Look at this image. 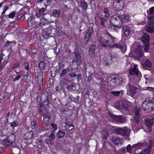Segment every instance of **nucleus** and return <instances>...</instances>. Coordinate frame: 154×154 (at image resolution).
Returning <instances> with one entry per match:
<instances>
[{
	"mask_svg": "<svg viewBox=\"0 0 154 154\" xmlns=\"http://www.w3.org/2000/svg\"><path fill=\"white\" fill-rule=\"evenodd\" d=\"M150 151L149 149H145L143 151H142L139 153H135V154H149Z\"/></svg>",
	"mask_w": 154,
	"mask_h": 154,
	"instance_id": "864d4df0",
	"label": "nucleus"
},
{
	"mask_svg": "<svg viewBox=\"0 0 154 154\" xmlns=\"http://www.w3.org/2000/svg\"><path fill=\"white\" fill-rule=\"evenodd\" d=\"M122 32L124 35L126 37L128 36L131 31L130 28L127 26H122Z\"/></svg>",
	"mask_w": 154,
	"mask_h": 154,
	"instance_id": "b1692460",
	"label": "nucleus"
},
{
	"mask_svg": "<svg viewBox=\"0 0 154 154\" xmlns=\"http://www.w3.org/2000/svg\"><path fill=\"white\" fill-rule=\"evenodd\" d=\"M110 93L114 97H118L119 96L120 94L122 95L123 94V91H110Z\"/></svg>",
	"mask_w": 154,
	"mask_h": 154,
	"instance_id": "ea45409f",
	"label": "nucleus"
},
{
	"mask_svg": "<svg viewBox=\"0 0 154 154\" xmlns=\"http://www.w3.org/2000/svg\"><path fill=\"white\" fill-rule=\"evenodd\" d=\"M20 62L14 63L12 67V69H16L19 67L20 66Z\"/></svg>",
	"mask_w": 154,
	"mask_h": 154,
	"instance_id": "4d7b16f0",
	"label": "nucleus"
},
{
	"mask_svg": "<svg viewBox=\"0 0 154 154\" xmlns=\"http://www.w3.org/2000/svg\"><path fill=\"white\" fill-rule=\"evenodd\" d=\"M54 133V131L53 130L49 135L48 138L45 139V141L47 144H51L52 142L54 140L55 138V135Z\"/></svg>",
	"mask_w": 154,
	"mask_h": 154,
	"instance_id": "4be33fe9",
	"label": "nucleus"
},
{
	"mask_svg": "<svg viewBox=\"0 0 154 154\" xmlns=\"http://www.w3.org/2000/svg\"><path fill=\"white\" fill-rule=\"evenodd\" d=\"M51 34L49 30L48 29L47 27L44 29L42 35V37L43 38L47 39L50 37H51Z\"/></svg>",
	"mask_w": 154,
	"mask_h": 154,
	"instance_id": "bb28decb",
	"label": "nucleus"
},
{
	"mask_svg": "<svg viewBox=\"0 0 154 154\" xmlns=\"http://www.w3.org/2000/svg\"><path fill=\"white\" fill-rule=\"evenodd\" d=\"M2 144L3 145L6 146H9L12 144L10 142L7 138L6 139H5L3 140Z\"/></svg>",
	"mask_w": 154,
	"mask_h": 154,
	"instance_id": "c03bdc74",
	"label": "nucleus"
},
{
	"mask_svg": "<svg viewBox=\"0 0 154 154\" xmlns=\"http://www.w3.org/2000/svg\"><path fill=\"white\" fill-rule=\"evenodd\" d=\"M24 8H21L17 13V18L18 19H20L23 17L26 14V12L24 11Z\"/></svg>",
	"mask_w": 154,
	"mask_h": 154,
	"instance_id": "7c9ffc66",
	"label": "nucleus"
},
{
	"mask_svg": "<svg viewBox=\"0 0 154 154\" xmlns=\"http://www.w3.org/2000/svg\"><path fill=\"white\" fill-rule=\"evenodd\" d=\"M120 16V14L118 13L115 14L111 17L109 21L113 24V23L117 25L122 24V26H123V24L121 20Z\"/></svg>",
	"mask_w": 154,
	"mask_h": 154,
	"instance_id": "ddd939ff",
	"label": "nucleus"
},
{
	"mask_svg": "<svg viewBox=\"0 0 154 154\" xmlns=\"http://www.w3.org/2000/svg\"><path fill=\"white\" fill-rule=\"evenodd\" d=\"M128 72L130 75L137 76V79H136V81H134V82L137 83L140 81L142 75L141 72L139 70L137 65L135 64L133 67H131Z\"/></svg>",
	"mask_w": 154,
	"mask_h": 154,
	"instance_id": "20e7f679",
	"label": "nucleus"
},
{
	"mask_svg": "<svg viewBox=\"0 0 154 154\" xmlns=\"http://www.w3.org/2000/svg\"><path fill=\"white\" fill-rule=\"evenodd\" d=\"M21 77V75H17L15 78L14 79H13V82H14L16 81H18L19 80Z\"/></svg>",
	"mask_w": 154,
	"mask_h": 154,
	"instance_id": "338daca9",
	"label": "nucleus"
},
{
	"mask_svg": "<svg viewBox=\"0 0 154 154\" xmlns=\"http://www.w3.org/2000/svg\"><path fill=\"white\" fill-rule=\"evenodd\" d=\"M27 74L23 76L22 77V80L26 82H29L30 80L31 76L29 72H27Z\"/></svg>",
	"mask_w": 154,
	"mask_h": 154,
	"instance_id": "f704fd0d",
	"label": "nucleus"
},
{
	"mask_svg": "<svg viewBox=\"0 0 154 154\" xmlns=\"http://www.w3.org/2000/svg\"><path fill=\"white\" fill-rule=\"evenodd\" d=\"M112 6L115 11H119L123 9L124 4L121 0H114Z\"/></svg>",
	"mask_w": 154,
	"mask_h": 154,
	"instance_id": "f8f14e48",
	"label": "nucleus"
},
{
	"mask_svg": "<svg viewBox=\"0 0 154 154\" xmlns=\"http://www.w3.org/2000/svg\"><path fill=\"white\" fill-rule=\"evenodd\" d=\"M46 64L45 62L43 61H42L39 63L38 66L41 70H43L45 69Z\"/></svg>",
	"mask_w": 154,
	"mask_h": 154,
	"instance_id": "3c124183",
	"label": "nucleus"
},
{
	"mask_svg": "<svg viewBox=\"0 0 154 154\" xmlns=\"http://www.w3.org/2000/svg\"><path fill=\"white\" fill-rule=\"evenodd\" d=\"M109 116L112 118L116 123L121 124L126 122V117L123 115H116L112 113L109 112Z\"/></svg>",
	"mask_w": 154,
	"mask_h": 154,
	"instance_id": "39448f33",
	"label": "nucleus"
},
{
	"mask_svg": "<svg viewBox=\"0 0 154 154\" xmlns=\"http://www.w3.org/2000/svg\"><path fill=\"white\" fill-rule=\"evenodd\" d=\"M24 68L27 70H29V65L27 62H25L23 63Z\"/></svg>",
	"mask_w": 154,
	"mask_h": 154,
	"instance_id": "0e129e2a",
	"label": "nucleus"
},
{
	"mask_svg": "<svg viewBox=\"0 0 154 154\" xmlns=\"http://www.w3.org/2000/svg\"><path fill=\"white\" fill-rule=\"evenodd\" d=\"M74 60L73 61V64H75V66H73L75 68L77 67L79 63L80 62L81 60V54L79 52H76L75 54Z\"/></svg>",
	"mask_w": 154,
	"mask_h": 154,
	"instance_id": "a211bd4d",
	"label": "nucleus"
},
{
	"mask_svg": "<svg viewBox=\"0 0 154 154\" xmlns=\"http://www.w3.org/2000/svg\"><path fill=\"white\" fill-rule=\"evenodd\" d=\"M30 127L32 128V130L33 131H35V130L37 128L38 126L36 124L35 121L33 120L31 123Z\"/></svg>",
	"mask_w": 154,
	"mask_h": 154,
	"instance_id": "37998d69",
	"label": "nucleus"
},
{
	"mask_svg": "<svg viewBox=\"0 0 154 154\" xmlns=\"http://www.w3.org/2000/svg\"><path fill=\"white\" fill-rule=\"evenodd\" d=\"M148 19L149 20V24H152L154 23V15L148 17Z\"/></svg>",
	"mask_w": 154,
	"mask_h": 154,
	"instance_id": "bf43d9fd",
	"label": "nucleus"
},
{
	"mask_svg": "<svg viewBox=\"0 0 154 154\" xmlns=\"http://www.w3.org/2000/svg\"><path fill=\"white\" fill-rule=\"evenodd\" d=\"M120 24L119 25L113 24L109 21V25L108 27V29L110 31H117L116 29H120L122 28V25Z\"/></svg>",
	"mask_w": 154,
	"mask_h": 154,
	"instance_id": "aec40b11",
	"label": "nucleus"
},
{
	"mask_svg": "<svg viewBox=\"0 0 154 154\" xmlns=\"http://www.w3.org/2000/svg\"><path fill=\"white\" fill-rule=\"evenodd\" d=\"M143 110L147 112H150L154 110V98L149 96L146 98L142 105Z\"/></svg>",
	"mask_w": 154,
	"mask_h": 154,
	"instance_id": "f03ea898",
	"label": "nucleus"
},
{
	"mask_svg": "<svg viewBox=\"0 0 154 154\" xmlns=\"http://www.w3.org/2000/svg\"><path fill=\"white\" fill-rule=\"evenodd\" d=\"M104 13L105 14L103 16L102 15L99 16L100 21V23L104 27H105V23L110 16V14L109 12V9L107 7H105L104 9Z\"/></svg>",
	"mask_w": 154,
	"mask_h": 154,
	"instance_id": "9b49d317",
	"label": "nucleus"
},
{
	"mask_svg": "<svg viewBox=\"0 0 154 154\" xmlns=\"http://www.w3.org/2000/svg\"><path fill=\"white\" fill-rule=\"evenodd\" d=\"M144 123L149 131L151 132L152 131V127L153 124H154V117L150 116H147L144 117Z\"/></svg>",
	"mask_w": 154,
	"mask_h": 154,
	"instance_id": "423d86ee",
	"label": "nucleus"
},
{
	"mask_svg": "<svg viewBox=\"0 0 154 154\" xmlns=\"http://www.w3.org/2000/svg\"><path fill=\"white\" fill-rule=\"evenodd\" d=\"M10 124L11 126L13 127H16L19 125L18 122L16 121H14Z\"/></svg>",
	"mask_w": 154,
	"mask_h": 154,
	"instance_id": "13d9d810",
	"label": "nucleus"
},
{
	"mask_svg": "<svg viewBox=\"0 0 154 154\" xmlns=\"http://www.w3.org/2000/svg\"><path fill=\"white\" fill-rule=\"evenodd\" d=\"M146 30L148 32L153 33L154 32V23L152 24L149 25L146 28Z\"/></svg>",
	"mask_w": 154,
	"mask_h": 154,
	"instance_id": "72a5a7b5",
	"label": "nucleus"
},
{
	"mask_svg": "<svg viewBox=\"0 0 154 154\" xmlns=\"http://www.w3.org/2000/svg\"><path fill=\"white\" fill-rule=\"evenodd\" d=\"M105 34L106 36L108 35L112 39V42H113V41L115 39V37L111 35L108 31H106V32H105Z\"/></svg>",
	"mask_w": 154,
	"mask_h": 154,
	"instance_id": "e2e57ef3",
	"label": "nucleus"
},
{
	"mask_svg": "<svg viewBox=\"0 0 154 154\" xmlns=\"http://www.w3.org/2000/svg\"><path fill=\"white\" fill-rule=\"evenodd\" d=\"M45 106L42 105H39V109L38 110L39 112H41L43 114H46L47 113H49L48 110L44 106Z\"/></svg>",
	"mask_w": 154,
	"mask_h": 154,
	"instance_id": "e433bc0d",
	"label": "nucleus"
},
{
	"mask_svg": "<svg viewBox=\"0 0 154 154\" xmlns=\"http://www.w3.org/2000/svg\"><path fill=\"white\" fill-rule=\"evenodd\" d=\"M132 149V150H134V149H132V147L130 144H128L126 149V151L128 153L131 152V149Z\"/></svg>",
	"mask_w": 154,
	"mask_h": 154,
	"instance_id": "680f3d73",
	"label": "nucleus"
},
{
	"mask_svg": "<svg viewBox=\"0 0 154 154\" xmlns=\"http://www.w3.org/2000/svg\"><path fill=\"white\" fill-rule=\"evenodd\" d=\"M111 48H118L120 50H122L123 48V46L120 45L119 43H115L113 45L110 46Z\"/></svg>",
	"mask_w": 154,
	"mask_h": 154,
	"instance_id": "a19ab883",
	"label": "nucleus"
},
{
	"mask_svg": "<svg viewBox=\"0 0 154 154\" xmlns=\"http://www.w3.org/2000/svg\"><path fill=\"white\" fill-rule=\"evenodd\" d=\"M43 73L42 72L38 73L37 75L35 77V79L38 85V88L37 89V92L38 93H39L41 90L42 88L43 85Z\"/></svg>",
	"mask_w": 154,
	"mask_h": 154,
	"instance_id": "1a4fd4ad",
	"label": "nucleus"
},
{
	"mask_svg": "<svg viewBox=\"0 0 154 154\" xmlns=\"http://www.w3.org/2000/svg\"><path fill=\"white\" fill-rule=\"evenodd\" d=\"M113 142L115 145H118L120 144H122V139L120 138L114 137L112 139Z\"/></svg>",
	"mask_w": 154,
	"mask_h": 154,
	"instance_id": "58836bf2",
	"label": "nucleus"
},
{
	"mask_svg": "<svg viewBox=\"0 0 154 154\" xmlns=\"http://www.w3.org/2000/svg\"><path fill=\"white\" fill-rule=\"evenodd\" d=\"M80 7L82 8V10L86 11L88 7V5L86 1L84 0H80L79 1Z\"/></svg>",
	"mask_w": 154,
	"mask_h": 154,
	"instance_id": "a878e982",
	"label": "nucleus"
},
{
	"mask_svg": "<svg viewBox=\"0 0 154 154\" xmlns=\"http://www.w3.org/2000/svg\"><path fill=\"white\" fill-rule=\"evenodd\" d=\"M99 45L104 48L108 47L110 46L109 41L106 40L102 36L100 37L97 39Z\"/></svg>",
	"mask_w": 154,
	"mask_h": 154,
	"instance_id": "dca6fc26",
	"label": "nucleus"
},
{
	"mask_svg": "<svg viewBox=\"0 0 154 154\" xmlns=\"http://www.w3.org/2000/svg\"><path fill=\"white\" fill-rule=\"evenodd\" d=\"M118 130H117L118 132V134L125 137L126 139H127L130 136L131 130L127 127L119 128Z\"/></svg>",
	"mask_w": 154,
	"mask_h": 154,
	"instance_id": "6e6552de",
	"label": "nucleus"
},
{
	"mask_svg": "<svg viewBox=\"0 0 154 154\" xmlns=\"http://www.w3.org/2000/svg\"><path fill=\"white\" fill-rule=\"evenodd\" d=\"M36 17L34 16H31L27 19V23L28 25L30 26H37V23H38V21L36 20Z\"/></svg>",
	"mask_w": 154,
	"mask_h": 154,
	"instance_id": "2eb2a0df",
	"label": "nucleus"
},
{
	"mask_svg": "<svg viewBox=\"0 0 154 154\" xmlns=\"http://www.w3.org/2000/svg\"><path fill=\"white\" fill-rule=\"evenodd\" d=\"M34 134L32 131H29L25 134L24 138L26 140H29L32 138Z\"/></svg>",
	"mask_w": 154,
	"mask_h": 154,
	"instance_id": "cd10ccee",
	"label": "nucleus"
},
{
	"mask_svg": "<svg viewBox=\"0 0 154 154\" xmlns=\"http://www.w3.org/2000/svg\"><path fill=\"white\" fill-rule=\"evenodd\" d=\"M146 143H139L133 145L132 149H134V150L136 151L138 149H143V148L146 146Z\"/></svg>",
	"mask_w": 154,
	"mask_h": 154,
	"instance_id": "412c9836",
	"label": "nucleus"
},
{
	"mask_svg": "<svg viewBox=\"0 0 154 154\" xmlns=\"http://www.w3.org/2000/svg\"><path fill=\"white\" fill-rule=\"evenodd\" d=\"M7 138L12 144L15 141V136L14 134H11L10 135L7 136Z\"/></svg>",
	"mask_w": 154,
	"mask_h": 154,
	"instance_id": "4c0bfd02",
	"label": "nucleus"
},
{
	"mask_svg": "<svg viewBox=\"0 0 154 154\" xmlns=\"http://www.w3.org/2000/svg\"><path fill=\"white\" fill-rule=\"evenodd\" d=\"M48 29L49 30L51 34V37H53L56 34V30L54 28H53L52 26H50L48 27Z\"/></svg>",
	"mask_w": 154,
	"mask_h": 154,
	"instance_id": "c9c22d12",
	"label": "nucleus"
},
{
	"mask_svg": "<svg viewBox=\"0 0 154 154\" xmlns=\"http://www.w3.org/2000/svg\"><path fill=\"white\" fill-rule=\"evenodd\" d=\"M52 98V94L51 93H46L43 94L42 96L41 100L43 102L39 103V105H42L47 106L50 103L51 99Z\"/></svg>",
	"mask_w": 154,
	"mask_h": 154,
	"instance_id": "0eeeda50",
	"label": "nucleus"
},
{
	"mask_svg": "<svg viewBox=\"0 0 154 154\" xmlns=\"http://www.w3.org/2000/svg\"><path fill=\"white\" fill-rule=\"evenodd\" d=\"M17 11H14L8 15V17L9 18H12L14 17L15 15L16 14Z\"/></svg>",
	"mask_w": 154,
	"mask_h": 154,
	"instance_id": "5fc2aeb1",
	"label": "nucleus"
},
{
	"mask_svg": "<svg viewBox=\"0 0 154 154\" xmlns=\"http://www.w3.org/2000/svg\"><path fill=\"white\" fill-rule=\"evenodd\" d=\"M46 11V8H41L36 13L35 15L38 18L44 15V12Z\"/></svg>",
	"mask_w": 154,
	"mask_h": 154,
	"instance_id": "c756f323",
	"label": "nucleus"
},
{
	"mask_svg": "<svg viewBox=\"0 0 154 154\" xmlns=\"http://www.w3.org/2000/svg\"><path fill=\"white\" fill-rule=\"evenodd\" d=\"M149 35L146 34H144L142 38L144 51L146 52L149 49Z\"/></svg>",
	"mask_w": 154,
	"mask_h": 154,
	"instance_id": "9d476101",
	"label": "nucleus"
},
{
	"mask_svg": "<svg viewBox=\"0 0 154 154\" xmlns=\"http://www.w3.org/2000/svg\"><path fill=\"white\" fill-rule=\"evenodd\" d=\"M143 66L146 69L148 70L147 68H151L152 66V64L151 62L149 60L147 59L146 60L144 63H143Z\"/></svg>",
	"mask_w": 154,
	"mask_h": 154,
	"instance_id": "2f4dec72",
	"label": "nucleus"
},
{
	"mask_svg": "<svg viewBox=\"0 0 154 154\" xmlns=\"http://www.w3.org/2000/svg\"><path fill=\"white\" fill-rule=\"evenodd\" d=\"M120 20L121 22L123 23H127L130 21V16L128 14L123 13L122 14H120Z\"/></svg>",
	"mask_w": 154,
	"mask_h": 154,
	"instance_id": "6ab92c4d",
	"label": "nucleus"
},
{
	"mask_svg": "<svg viewBox=\"0 0 154 154\" xmlns=\"http://www.w3.org/2000/svg\"><path fill=\"white\" fill-rule=\"evenodd\" d=\"M135 52L136 53V57L137 59H139L144 55L142 48L141 46L139 45H137Z\"/></svg>",
	"mask_w": 154,
	"mask_h": 154,
	"instance_id": "f3484780",
	"label": "nucleus"
},
{
	"mask_svg": "<svg viewBox=\"0 0 154 154\" xmlns=\"http://www.w3.org/2000/svg\"><path fill=\"white\" fill-rule=\"evenodd\" d=\"M65 135V133L64 132L60 130L57 133V136L58 138H60L63 137Z\"/></svg>",
	"mask_w": 154,
	"mask_h": 154,
	"instance_id": "8fccbe9b",
	"label": "nucleus"
},
{
	"mask_svg": "<svg viewBox=\"0 0 154 154\" xmlns=\"http://www.w3.org/2000/svg\"><path fill=\"white\" fill-rule=\"evenodd\" d=\"M89 54L91 57L94 58L95 51V46L94 45H90L89 49Z\"/></svg>",
	"mask_w": 154,
	"mask_h": 154,
	"instance_id": "393cba45",
	"label": "nucleus"
},
{
	"mask_svg": "<svg viewBox=\"0 0 154 154\" xmlns=\"http://www.w3.org/2000/svg\"><path fill=\"white\" fill-rule=\"evenodd\" d=\"M93 32V28H90L88 30V32L85 34H87L88 35H89V36L91 37V36Z\"/></svg>",
	"mask_w": 154,
	"mask_h": 154,
	"instance_id": "052dcab7",
	"label": "nucleus"
},
{
	"mask_svg": "<svg viewBox=\"0 0 154 154\" xmlns=\"http://www.w3.org/2000/svg\"><path fill=\"white\" fill-rule=\"evenodd\" d=\"M122 78L118 75H110L107 79L108 85L111 87L119 85L122 83Z\"/></svg>",
	"mask_w": 154,
	"mask_h": 154,
	"instance_id": "7ed1b4c3",
	"label": "nucleus"
},
{
	"mask_svg": "<svg viewBox=\"0 0 154 154\" xmlns=\"http://www.w3.org/2000/svg\"><path fill=\"white\" fill-rule=\"evenodd\" d=\"M43 122L46 126L48 125V122L51 119V117L50 113H47L46 114H43Z\"/></svg>",
	"mask_w": 154,
	"mask_h": 154,
	"instance_id": "5701e85b",
	"label": "nucleus"
},
{
	"mask_svg": "<svg viewBox=\"0 0 154 154\" xmlns=\"http://www.w3.org/2000/svg\"><path fill=\"white\" fill-rule=\"evenodd\" d=\"M119 127L116 128L115 127H113V126H111L110 127V129L111 130L110 131L111 133H115L118 134V131L117 130L119 129Z\"/></svg>",
	"mask_w": 154,
	"mask_h": 154,
	"instance_id": "49530a36",
	"label": "nucleus"
},
{
	"mask_svg": "<svg viewBox=\"0 0 154 154\" xmlns=\"http://www.w3.org/2000/svg\"><path fill=\"white\" fill-rule=\"evenodd\" d=\"M99 86H100V89L103 91L105 92L107 89L106 85L105 82H100L99 84Z\"/></svg>",
	"mask_w": 154,
	"mask_h": 154,
	"instance_id": "79ce46f5",
	"label": "nucleus"
},
{
	"mask_svg": "<svg viewBox=\"0 0 154 154\" xmlns=\"http://www.w3.org/2000/svg\"><path fill=\"white\" fill-rule=\"evenodd\" d=\"M149 13L150 15L154 14V6L151 8L149 9Z\"/></svg>",
	"mask_w": 154,
	"mask_h": 154,
	"instance_id": "774afa93",
	"label": "nucleus"
},
{
	"mask_svg": "<svg viewBox=\"0 0 154 154\" xmlns=\"http://www.w3.org/2000/svg\"><path fill=\"white\" fill-rule=\"evenodd\" d=\"M38 23L37 24V26H41L45 25L48 24L47 20L44 17H42L40 20V21H38Z\"/></svg>",
	"mask_w": 154,
	"mask_h": 154,
	"instance_id": "c85d7f7f",
	"label": "nucleus"
},
{
	"mask_svg": "<svg viewBox=\"0 0 154 154\" xmlns=\"http://www.w3.org/2000/svg\"><path fill=\"white\" fill-rule=\"evenodd\" d=\"M91 37L88 35L87 34H85L84 36V38L83 39L84 43L86 45L87 44L88 41Z\"/></svg>",
	"mask_w": 154,
	"mask_h": 154,
	"instance_id": "603ef678",
	"label": "nucleus"
},
{
	"mask_svg": "<svg viewBox=\"0 0 154 154\" xmlns=\"http://www.w3.org/2000/svg\"><path fill=\"white\" fill-rule=\"evenodd\" d=\"M79 96L77 95L75 97H74L72 95H69L68 97L69 99L70 102H74L75 103H77L78 101Z\"/></svg>",
	"mask_w": 154,
	"mask_h": 154,
	"instance_id": "473e14b6",
	"label": "nucleus"
},
{
	"mask_svg": "<svg viewBox=\"0 0 154 154\" xmlns=\"http://www.w3.org/2000/svg\"><path fill=\"white\" fill-rule=\"evenodd\" d=\"M74 126L72 124H69L67 123H66L65 128L68 131H69L74 129Z\"/></svg>",
	"mask_w": 154,
	"mask_h": 154,
	"instance_id": "de8ad7c7",
	"label": "nucleus"
},
{
	"mask_svg": "<svg viewBox=\"0 0 154 154\" xmlns=\"http://www.w3.org/2000/svg\"><path fill=\"white\" fill-rule=\"evenodd\" d=\"M115 105L116 108L118 110H122L129 115H134L135 122L136 124H138L140 117V112L141 109V107H137L134 109L126 101L121 100L116 101Z\"/></svg>",
	"mask_w": 154,
	"mask_h": 154,
	"instance_id": "f257e3e1",
	"label": "nucleus"
},
{
	"mask_svg": "<svg viewBox=\"0 0 154 154\" xmlns=\"http://www.w3.org/2000/svg\"><path fill=\"white\" fill-rule=\"evenodd\" d=\"M108 135V132L107 131H104L103 133L102 137L103 139H106L107 138V136Z\"/></svg>",
	"mask_w": 154,
	"mask_h": 154,
	"instance_id": "69168bd1",
	"label": "nucleus"
},
{
	"mask_svg": "<svg viewBox=\"0 0 154 154\" xmlns=\"http://www.w3.org/2000/svg\"><path fill=\"white\" fill-rule=\"evenodd\" d=\"M126 148L125 147L122 148L118 151L117 153H116V151L117 150L116 149H114L115 154H122L125 153L126 152Z\"/></svg>",
	"mask_w": 154,
	"mask_h": 154,
	"instance_id": "a18cd8bd",
	"label": "nucleus"
},
{
	"mask_svg": "<svg viewBox=\"0 0 154 154\" xmlns=\"http://www.w3.org/2000/svg\"><path fill=\"white\" fill-rule=\"evenodd\" d=\"M127 93L129 95L132 97L134 96L136 93L137 88L134 85H131L130 82L128 83L126 86Z\"/></svg>",
	"mask_w": 154,
	"mask_h": 154,
	"instance_id": "4468645a",
	"label": "nucleus"
},
{
	"mask_svg": "<svg viewBox=\"0 0 154 154\" xmlns=\"http://www.w3.org/2000/svg\"><path fill=\"white\" fill-rule=\"evenodd\" d=\"M53 15L55 17H58L60 14V10L58 9H54L53 11Z\"/></svg>",
	"mask_w": 154,
	"mask_h": 154,
	"instance_id": "09e8293b",
	"label": "nucleus"
},
{
	"mask_svg": "<svg viewBox=\"0 0 154 154\" xmlns=\"http://www.w3.org/2000/svg\"><path fill=\"white\" fill-rule=\"evenodd\" d=\"M69 71L70 70L68 68L63 69L62 71V72L60 73V76L64 75L67 72H69Z\"/></svg>",
	"mask_w": 154,
	"mask_h": 154,
	"instance_id": "6e6d98bb",
	"label": "nucleus"
}]
</instances>
